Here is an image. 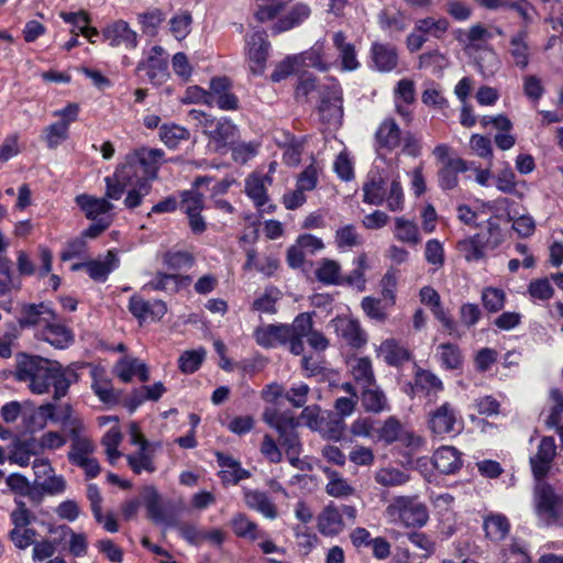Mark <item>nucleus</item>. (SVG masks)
<instances>
[{"instance_id": "1", "label": "nucleus", "mask_w": 563, "mask_h": 563, "mask_svg": "<svg viewBox=\"0 0 563 563\" xmlns=\"http://www.w3.org/2000/svg\"><path fill=\"white\" fill-rule=\"evenodd\" d=\"M14 378L27 383L32 394H48L53 388V399L59 400L68 393L70 385L78 380L73 366L64 367L59 362L38 355L20 352L15 355Z\"/></svg>"}, {"instance_id": "2", "label": "nucleus", "mask_w": 563, "mask_h": 563, "mask_svg": "<svg viewBox=\"0 0 563 563\" xmlns=\"http://www.w3.org/2000/svg\"><path fill=\"white\" fill-rule=\"evenodd\" d=\"M307 327V318L297 316L290 324H266L257 328L254 331V339L265 349L288 344L294 355H300L305 347L299 343L297 335L302 334Z\"/></svg>"}, {"instance_id": "3", "label": "nucleus", "mask_w": 563, "mask_h": 563, "mask_svg": "<svg viewBox=\"0 0 563 563\" xmlns=\"http://www.w3.org/2000/svg\"><path fill=\"white\" fill-rule=\"evenodd\" d=\"M385 514L390 522L400 523L407 528H421L429 520L428 508L417 495L394 497L386 507Z\"/></svg>"}, {"instance_id": "4", "label": "nucleus", "mask_w": 563, "mask_h": 563, "mask_svg": "<svg viewBox=\"0 0 563 563\" xmlns=\"http://www.w3.org/2000/svg\"><path fill=\"white\" fill-rule=\"evenodd\" d=\"M486 229L489 239L485 240L482 235H472L460 240L456 243V250L466 262H477L485 257L487 250H495L503 242V233L496 218L486 220Z\"/></svg>"}, {"instance_id": "5", "label": "nucleus", "mask_w": 563, "mask_h": 563, "mask_svg": "<svg viewBox=\"0 0 563 563\" xmlns=\"http://www.w3.org/2000/svg\"><path fill=\"white\" fill-rule=\"evenodd\" d=\"M136 46L137 34L125 21L119 20L108 26V47L111 48L113 57H120L121 65L132 64L130 54L135 52Z\"/></svg>"}, {"instance_id": "6", "label": "nucleus", "mask_w": 563, "mask_h": 563, "mask_svg": "<svg viewBox=\"0 0 563 563\" xmlns=\"http://www.w3.org/2000/svg\"><path fill=\"white\" fill-rule=\"evenodd\" d=\"M462 426V418L457 408L449 401L430 410L428 413V428L435 437L441 439L456 434Z\"/></svg>"}, {"instance_id": "7", "label": "nucleus", "mask_w": 563, "mask_h": 563, "mask_svg": "<svg viewBox=\"0 0 563 563\" xmlns=\"http://www.w3.org/2000/svg\"><path fill=\"white\" fill-rule=\"evenodd\" d=\"M63 431L70 441L67 459L71 465L93 454L95 444L86 434L85 426L81 420H63Z\"/></svg>"}, {"instance_id": "8", "label": "nucleus", "mask_w": 563, "mask_h": 563, "mask_svg": "<svg viewBox=\"0 0 563 563\" xmlns=\"http://www.w3.org/2000/svg\"><path fill=\"white\" fill-rule=\"evenodd\" d=\"M534 506L539 518L547 523H552L563 518V495L558 494L545 483H541L536 487Z\"/></svg>"}, {"instance_id": "9", "label": "nucleus", "mask_w": 563, "mask_h": 563, "mask_svg": "<svg viewBox=\"0 0 563 563\" xmlns=\"http://www.w3.org/2000/svg\"><path fill=\"white\" fill-rule=\"evenodd\" d=\"M319 114L323 122L340 125L343 119L342 89L338 80L331 79L320 90Z\"/></svg>"}, {"instance_id": "10", "label": "nucleus", "mask_w": 563, "mask_h": 563, "mask_svg": "<svg viewBox=\"0 0 563 563\" xmlns=\"http://www.w3.org/2000/svg\"><path fill=\"white\" fill-rule=\"evenodd\" d=\"M139 180H143V174L139 165L129 153L124 159L117 166L112 184L108 178V198L119 199L129 186H134Z\"/></svg>"}, {"instance_id": "11", "label": "nucleus", "mask_w": 563, "mask_h": 563, "mask_svg": "<svg viewBox=\"0 0 563 563\" xmlns=\"http://www.w3.org/2000/svg\"><path fill=\"white\" fill-rule=\"evenodd\" d=\"M266 421L277 430L279 445L289 456L290 463L295 464L301 451L299 437L296 432L297 421L292 417L285 418L282 416L272 417L266 419Z\"/></svg>"}, {"instance_id": "12", "label": "nucleus", "mask_w": 563, "mask_h": 563, "mask_svg": "<svg viewBox=\"0 0 563 563\" xmlns=\"http://www.w3.org/2000/svg\"><path fill=\"white\" fill-rule=\"evenodd\" d=\"M330 325L338 338L350 347L360 350L367 344L368 336L360 320L350 316H338L330 321Z\"/></svg>"}, {"instance_id": "13", "label": "nucleus", "mask_w": 563, "mask_h": 563, "mask_svg": "<svg viewBox=\"0 0 563 563\" xmlns=\"http://www.w3.org/2000/svg\"><path fill=\"white\" fill-rule=\"evenodd\" d=\"M136 69L144 70L152 84L162 85L169 78L168 54L163 47L155 45L145 53Z\"/></svg>"}, {"instance_id": "14", "label": "nucleus", "mask_w": 563, "mask_h": 563, "mask_svg": "<svg viewBox=\"0 0 563 563\" xmlns=\"http://www.w3.org/2000/svg\"><path fill=\"white\" fill-rule=\"evenodd\" d=\"M56 320L57 314L51 303L41 301L38 303H23L18 317V324L21 329L37 328L41 331Z\"/></svg>"}, {"instance_id": "15", "label": "nucleus", "mask_w": 563, "mask_h": 563, "mask_svg": "<svg viewBox=\"0 0 563 563\" xmlns=\"http://www.w3.org/2000/svg\"><path fill=\"white\" fill-rule=\"evenodd\" d=\"M269 46L265 32L255 31L247 35L245 49L249 67L254 75L264 73Z\"/></svg>"}, {"instance_id": "16", "label": "nucleus", "mask_w": 563, "mask_h": 563, "mask_svg": "<svg viewBox=\"0 0 563 563\" xmlns=\"http://www.w3.org/2000/svg\"><path fill=\"white\" fill-rule=\"evenodd\" d=\"M556 455V444L552 437H543L540 440L536 454L530 457L533 476L537 479L545 477Z\"/></svg>"}, {"instance_id": "17", "label": "nucleus", "mask_w": 563, "mask_h": 563, "mask_svg": "<svg viewBox=\"0 0 563 563\" xmlns=\"http://www.w3.org/2000/svg\"><path fill=\"white\" fill-rule=\"evenodd\" d=\"M132 158L136 162L143 174V179L151 184L157 178L158 169L164 163L165 153L161 148L141 147L131 152Z\"/></svg>"}, {"instance_id": "18", "label": "nucleus", "mask_w": 563, "mask_h": 563, "mask_svg": "<svg viewBox=\"0 0 563 563\" xmlns=\"http://www.w3.org/2000/svg\"><path fill=\"white\" fill-rule=\"evenodd\" d=\"M217 463L220 467L219 477L223 485H238L241 481L250 478V471L242 467L239 460L223 452H216Z\"/></svg>"}, {"instance_id": "19", "label": "nucleus", "mask_w": 563, "mask_h": 563, "mask_svg": "<svg viewBox=\"0 0 563 563\" xmlns=\"http://www.w3.org/2000/svg\"><path fill=\"white\" fill-rule=\"evenodd\" d=\"M210 97L212 106L224 111H232L239 108V99L231 91V81L227 77H217L210 81Z\"/></svg>"}, {"instance_id": "20", "label": "nucleus", "mask_w": 563, "mask_h": 563, "mask_svg": "<svg viewBox=\"0 0 563 563\" xmlns=\"http://www.w3.org/2000/svg\"><path fill=\"white\" fill-rule=\"evenodd\" d=\"M492 37V33L482 24H474L466 31H460L456 36L467 55H474L478 49L488 47Z\"/></svg>"}, {"instance_id": "21", "label": "nucleus", "mask_w": 563, "mask_h": 563, "mask_svg": "<svg viewBox=\"0 0 563 563\" xmlns=\"http://www.w3.org/2000/svg\"><path fill=\"white\" fill-rule=\"evenodd\" d=\"M129 308L134 317L143 321H158L167 312V307L164 301H147L137 296H133L130 299Z\"/></svg>"}, {"instance_id": "22", "label": "nucleus", "mask_w": 563, "mask_h": 563, "mask_svg": "<svg viewBox=\"0 0 563 563\" xmlns=\"http://www.w3.org/2000/svg\"><path fill=\"white\" fill-rule=\"evenodd\" d=\"M273 179L271 175L252 173L245 179V194L254 202V205L266 210L265 206L268 201L267 187L271 186Z\"/></svg>"}, {"instance_id": "23", "label": "nucleus", "mask_w": 563, "mask_h": 563, "mask_svg": "<svg viewBox=\"0 0 563 563\" xmlns=\"http://www.w3.org/2000/svg\"><path fill=\"white\" fill-rule=\"evenodd\" d=\"M413 393H422L428 401H434L438 394L444 389L443 382L429 369L418 368L415 372L413 385L411 387Z\"/></svg>"}, {"instance_id": "24", "label": "nucleus", "mask_w": 563, "mask_h": 563, "mask_svg": "<svg viewBox=\"0 0 563 563\" xmlns=\"http://www.w3.org/2000/svg\"><path fill=\"white\" fill-rule=\"evenodd\" d=\"M317 528L322 536L334 537L344 529L340 509L333 504L327 505L317 518Z\"/></svg>"}, {"instance_id": "25", "label": "nucleus", "mask_w": 563, "mask_h": 563, "mask_svg": "<svg viewBox=\"0 0 563 563\" xmlns=\"http://www.w3.org/2000/svg\"><path fill=\"white\" fill-rule=\"evenodd\" d=\"M36 338L49 343L52 346L58 350H64L70 346L74 342L73 331L56 321L47 324L42 329Z\"/></svg>"}, {"instance_id": "26", "label": "nucleus", "mask_w": 563, "mask_h": 563, "mask_svg": "<svg viewBox=\"0 0 563 563\" xmlns=\"http://www.w3.org/2000/svg\"><path fill=\"white\" fill-rule=\"evenodd\" d=\"M360 399L366 412L380 413L389 410L388 399L376 382L362 387Z\"/></svg>"}, {"instance_id": "27", "label": "nucleus", "mask_w": 563, "mask_h": 563, "mask_svg": "<svg viewBox=\"0 0 563 563\" xmlns=\"http://www.w3.org/2000/svg\"><path fill=\"white\" fill-rule=\"evenodd\" d=\"M371 56L378 71L389 73L398 66V51L390 44L373 43Z\"/></svg>"}, {"instance_id": "28", "label": "nucleus", "mask_w": 563, "mask_h": 563, "mask_svg": "<svg viewBox=\"0 0 563 563\" xmlns=\"http://www.w3.org/2000/svg\"><path fill=\"white\" fill-rule=\"evenodd\" d=\"M332 42L339 52L341 69L344 71L356 70L360 67V63L356 57L355 46L346 40V35L342 31L334 32Z\"/></svg>"}, {"instance_id": "29", "label": "nucleus", "mask_w": 563, "mask_h": 563, "mask_svg": "<svg viewBox=\"0 0 563 563\" xmlns=\"http://www.w3.org/2000/svg\"><path fill=\"white\" fill-rule=\"evenodd\" d=\"M433 466L443 474H453L462 465L460 452L449 445L439 448L432 456Z\"/></svg>"}, {"instance_id": "30", "label": "nucleus", "mask_w": 563, "mask_h": 563, "mask_svg": "<svg viewBox=\"0 0 563 563\" xmlns=\"http://www.w3.org/2000/svg\"><path fill=\"white\" fill-rule=\"evenodd\" d=\"M508 53L517 67L520 69L528 67L531 48L528 43L527 32L520 31L511 35L509 40Z\"/></svg>"}, {"instance_id": "31", "label": "nucleus", "mask_w": 563, "mask_h": 563, "mask_svg": "<svg viewBox=\"0 0 563 563\" xmlns=\"http://www.w3.org/2000/svg\"><path fill=\"white\" fill-rule=\"evenodd\" d=\"M386 181L378 170H371L367 181L363 185V201L374 206L384 203Z\"/></svg>"}, {"instance_id": "32", "label": "nucleus", "mask_w": 563, "mask_h": 563, "mask_svg": "<svg viewBox=\"0 0 563 563\" xmlns=\"http://www.w3.org/2000/svg\"><path fill=\"white\" fill-rule=\"evenodd\" d=\"M244 501L249 508L260 512L267 519L274 520L278 516L275 504L263 492L245 489Z\"/></svg>"}, {"instance_id": "33", "label": "nucleus", "mask_w": 563, "mask_h": 563, "mask_svg": "<svg viewBox=\"0 0 563 563\" xmlns=\"http://www.w3.org/2000/svg\"><path fill=\"white\" fill-rule=\"evenodd\" d=\"M395 227L393 230L394 238L410 246H416L421 243L422 238L418 224L405 217H397L394 219Z\"/></svg>"}, {"instance_id": "34", "label": "nucleus", "mask_w": 563, "mask_h": 563, "mask_svg": "<svg viewBox=\"0 0 563 563\" xmlns=\"http://www.w3.org/2000/svg\"><path fill=\"white\" fill-rule=\"evenodd\" d=\"M467 170L466 162L460 157L448 161L438 172L439 186L443 190L454 189L459 184V174Z\"/></svg>"}, {"instance_id": "35", "label": "nucleus", "mask_w": 563, "mask_h": 563, "mask_svg": "<svg viewBox=\"0 0 563 563\" xmlns=\"http://www.w3.org/2000/svg\"><path fill=\"white\" fill-rule=\"evenodd\" d=\"M310 14L311 9L308 4L296 3L285 16L275 22L272 30L276 34L291 30L306 21Z\"/></svg>"}, {"instance_id": "36", "label": "nucleus", "mask_w": 563, "mask_h": 563, "mask_svg": "<svg viewBox=\"0 0 563 563\" xmlns=\"http://www.w3.org/2000/svg\"><path fill=\"white\" fill-rule=\"evenodd\" d=\"M374 479L383 487L393 488L406 485L411 479V475L405 470L385 466L375 472Z\"/></svg>"}, {"instance_id": "37", "label": "nucleus", "mask_w": 563, "mask_h": 563, "mask_svg": "<svg viewBox=\"0 0 563 563\" xmlns=\"http://www.w3.org/2000/svg\"><path fill=\"white\" fill-rule=\"evenodd\" d=\"M41 450L37 443V438L29 437L14 442L11 451V460L20 466L29 465L31 457L40 455Z\"/></svg>"}, {"instance_id": "38", "label": "nucleus", "mask_w": 563, "mask_h": 563, "mask_svg": "<svg viewBox=\"0 0 563 563\" xmlns=\"http://www.w3.org/2000/svg\"><path fill=\"white\" fill-rule=\"evenodd\" d=\"M377 353L390 366H400L410 357L408 350L394 339L383 341L377 349Z\"/></svg>"}, {"instance_id": "39", "label": "nucleus", "mask_w": 563, "mask_h": 563, "mask_svg": "<svg viewBox=\"0 0 563 563\" xmlns=\"http://www.w3.org/2000/svg\"><path fill=\"white\" fill-rule=\"evenodd\" d=\"M375 137L380 147L393 151L400 144V129L394 119H386L379 124Z\"/></svg>"}, {"instance_id": "40", "label": "nucleus", "mask_w": 563, "mask_h": 563, "mask_svg": "<svg viewBox=\"0 0 563 563\" xmlns=\"http://www.w3.org/2000/svg\"><path fill=\"white\" fill-rule=\"evenodd\" d=\"M230 525L233 532L239 538L252 541L264 538V532L258 528L257 523L242 512L235 514L232 517Z\"/></svg>"}, {"instance_id": "41", "label": "nucleus", "mask_w": 563, "mask_h": 563, "mask_svg": "<svg viewBox=\"0 0 563 563\" xmlns=\"http://www.w3.org/2000/svg\"><path fill=\"white\" fill-rule=\"evenodd\" d=\"M470 56L473 57L477 70L484 77L494 76L500 67V60L498 58V55L489 46L486 48L478 49L477 53Z\"/></svg>"}, {"instance_id": "42", "label": "nucleus", "mask_w": 563, "mask_h": 563, "mask_svg": "<svg viewBox=\"0 0 563 563\" xmlns=\"http://www.w3.org/2000/svg\"><path fill=\"white\" fill-rule=\"evenodd\" d=\"M59 15L64 20V22L73 26V29L70 30L73 34H81L93 43V36L98 35V31L89 26V19L85 12H60Z\"/></svg>"}, {"instance_id": "43", "label": "nucleus", "mask_w": 563, "mask_h": 563, "mask_svg": "<svg viewBox=\"0 0 563 563\" xmlns=\"http://www.w3.org/2000/svg\"><path fill=\"white\" fill-rule=\"evenodd\" d=\"M236 133V126L225 117L219 118L212 129L207 131V136L217 144V147H223L233 140Z\"/></svg>"}, {"instance_id": "44", "label": "nucleus", "mask_w": 563, "mask_h": 563, "mask_svg": "<svg viewBox=\"0 0 563 563\" xmlns=\"http://www.w3.org/2000/svg\"><path fill=\"white\" fill-rule=\"evenodd\" d=\"M317 279L324 285H343L341 265L330 258H322L316 269Z\"/></svg>"}, {"instance_id": "45", "label": "nucleus", "mask_w": 563, "mask_h": 563, "mask_svg": "<svg viewBox=\"0 0 563 563\" xmlns=\"http://www.w3.org/2000/svg\"><path fill=\"white\" fill-rule=\"evenodd\" d=\"M351 374L361 387L376 382L372 361L367 356L355 357L351 361Z\"/></svg>"}, {"instance_id": "46", "label": "nucleus", "mask_w": 563, "mask_h": 563, "mask_svg": "<svg viewBox=\"0 0 563 563\" xmlns=\"http://www.w3.org/2000/svg\"><path fill=\"white\" fill-rule=\"evenodd\" d=\"M386 207L391 212H400L405 209V191L401 186L400 176L396 174L385 190Z\"/></svg>"}, {"instance_id": "47", "label": "nucleus", "mask_w": 563, "mask_h": 563, "mask_svg": "<svg viewBox=\"0 0 563 563\" xmlns=\"http://www.w3.org/2000/svg\"><path fill=\"white\" fill-rule=\"evenodd\" d=\"M486 537L492 541H501L509 532L508 519L499 514H493L484 519L483 523Z\"/></svg>"}, {"instance_id": "48", "label": "nucleus", "mask_w": 563, "mask_h": 563, "mask_svg": "<svg viewBox=\"0 0 563 563\" xmlns=\"http://www.w3.org/2000/svg\"><path fill=\"white\" fill-rule=\"evenodd\" d=\"M180 280L181 277L177 274L157 273L144 285L143 289L176 292L179 290Z\"/></svg>"}, {"instance_id": "49", "label": "nucleus", "mask_w": 563, "mask_h": 563, "mask_svg": "<svg viewBox=\"0 0 563 563\" xmlns=\"http://www.w3.org/2000/svg\"><path fill=\"white\" fill-rule=\"evenodd\" d=\"M325 473L329 478V482L325 485V492L328 495L335 498H342L354 494L355 489L353 486L350 485L347 479L340 475L336 471L329 470Z\"/></svg>"}, {"instance_id": "50", "label": "nucleus", "mask_w": 563, "mask_h": 563, "mask_svg": "<svg viewBox=\"0 0 563 563\" xmlns=\"http://www.w3.org/2000/svg\"><path fill=\"white\" fill-rule=\"evenodd\" d=\"M378 23L384 31L401 33L408 27L409 21L404 12L389 13L388 11H382L378 14Z\"/></svg>"}, {"instance_id": "51", "label": "nucleus", "mask_w": 563, "mask_h": 563, "mask_svg": "<svg viewBox=\"0 0 563 563\" xmlns=\"http://www.w3.org/2000/svg\"><path fill=\"white\" fill-rule=\"evenodd\" d=\"M423 256L426 262L432 266L434 272L444 266L445 252L444 246L438 239H431L426 242Z\"/></svg>"}, {"instance_id": "52", "label": "nucleus", "mask_w": 563, "mask_h": 563, "mask_svg": "<svg viewBox=\"0 0 563 563\" xmlns=\"http://www.w3.org/2000/svg\"><path fill=\"white\" fill-rule=\"evenodd\" d=\"M165 387L163 383L158 382L151 386H143L140 389L134 390L132 398L130 400V410L133 411L137 406H140L145 400H158L163 394L165 393Z\"/></svg>"}, {"instance_id": "53", "label": "nucleus", "mask_w": 563, "mask_h": 563, "mask_svg": "<svg viewBox=\"0 0 563 563\" xmlns=\"http://www.w3.org/2000/svg\"><path fill=\"white\" fill-rule=\"evenodd\" d=\"M76 202L90 220H97L99 216L106 213V196L96 199L84 194L76 197Z\"/></svg>"}, {"instance_id": "54", "label": "nucleus", "mask_w": 563, "mask_h": 563, "mask_svg": "<svg viewBox=\"0 0 563 563\" xmlns=\"http://www.w3.org/2000/svg\"><path fill=\"white\" fill-rule=\"evenodd\" d=\"M438 356L441 365L446 369H457L463 363V356L459 346L451 343L440 344Z\"/></svg>"}, {"instance_id": "55", "label": "nucleus", "mask_w": 563, "mask_h": 563, "mask_svg": "<svg viewBox=\"0 0 563 563\" xmlns=\"http://www.w3.org/2000/svg\"><path fill=\"white\" fill-rule=\"evenodd\" d=\"M299 316H303L307 318L308 327L302 332V334L297 335L298 341L301 345H303V338L307 339L308 344L317 351H324L329 346V341L324 336V334L320 331L313 330L312 328V318L309 313H300Z\"/></svg>"}, {"instance_id": "56", "label": "nucleus", "mask_w": 563, "mask_h": 563, "mask_svg": "<svg viewBox=\"0 0 563 563\" xmlns=\"http://www.w3.org/2000/svg\"><path fill=\"white\" fill-rule=\"evenodd\" d=\"M318 431L322 434L323 438L333 441H340L344 435L345 422L342 418L333 417L329 413L328 418H324Z\"/></svg>"}, {"instance_id": "57", "label": "nucleus", "mask_w": 563, "mask_h": 563, "mask_svg": "<svg viewBox=\"0 0 563 563\" xmlns=\"http://www.w3.org/2000/svg\"><path fill=\"white\" fill-rule=\"evenodd\" d=\"M449 22L444 18H424L416 22V31L430 34L433 37L440 38L448 31Z\"/></svg>"}, {"instance_id": "58", "label": "nucleus", "mask_w": 563, "mask_h": 563, "mask_svg": "<svg viewBox=\"0 0 563 563\" xmlns=\"http://www.w3.org/2000/svg\"><path fill=\"white\" fill-rule=\"evenodd\" d=\"M205 356L203 349L185 351L178 358V367L184 374H192L199 369Z\"/></svg>"}, {"instance_id": "59", "label": "nucleus", "mask_w": 563, "mask_h": 563, "mask_svg": "<svg viewBox=\"0 0 563 563\" xmlns=\"http://www.w3.org/2000/svg\"><path fill=\"white\" fill-rule=\"evenodd\" d=\"M302 64L308 67L316 68L320 71L329 70L331 63L327 62L323 56V44L316 43L309 51L300 56Z\"/></svg>"}, {"instance_id": "60", "label": "nucleus", "mask_w": 563, "mask_h": 563, "mask_svg": "<svg viewBox=\"0 0 563 563\" xmlns=\"http://www.w3.org/2000/svg\"><path fill=\"white\" fill-rule=\"evenodd\" d=\"M356 268H354L347 276H343V285L356 288L358 291H364L366 288V256L363 254L355 260Z\"/></svg>"}, {"instance_id": "61", "label": "nucleus", "mask_w": 563, "mask_h": 563, "mask_svg": "<svg viewBox=\"0 0 563 563\" xmlns=\"http://www.w3.org/2000/svg\"><path fill=\"white\" fill-rule=\"evenodd\" d=\"M143 498L148 518L155 522H162L164 520V511L157 492L153 487H146Z\"/></svg>"}, {"instance_id": "62", "label": "nucleus", "mask_w": 563, "mask_h": 563, "mask_svg": "<svg viewBox=\"0 0 563 563\" xmlns=\"http://www.w3.org/2000/svg\"><path fill=\"white\" fill-rule=\"evenodd\" d=\"M131 188L126 191V196L123 200V205L128 209H134L142 203L144 197H146L152 186L146 179L139 180L136 185L130 186Z\"/></svg>"}, {"instance_id": "63", "label": "nucleus", "mask_w": 563, "mask_h": 563, "mask_svg": "<svg viewBox=\"0 0 563 563\" xmlns=\"http://www.w3.org/2000/svg\"><path fill=\"white\" fill-rule=\"evenodd\" d=\"M361 308L367 318L376 322H385L388 313L378 298L367 296L361 301Z\"/></svg>"}, {"instance_id": "64", "label": "nucleus", "mask_w": 563, "mask_h": 563, "mask_svg": "<svg viewBox=\"0 0 563 563\" xmlns=\"http://www.w3.org/2000/svg\"><path fill=\"white\" fill-rule=\"evenodd\" d=\"M335 243L340 250H347L360 245L362 240L355 227L347 224L336 230Z\"/></svg>"}]
</instances>
